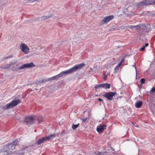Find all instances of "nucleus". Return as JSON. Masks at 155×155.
I'll list each match as a JSON object with an SVG mask.
<instances>
[{
  "instance_id": "f3484780",
  "label": "nucleus",
  "mask_w": 155,
  "mask_h": 155,
  "mask_svg": "<svg viewBox=\"0 0 155 155\" xmlns=\"http://www.w3.org/2000/svg\"><path fill=\"white\" fill-rule=\"evenodd\" d=\"M101 86L102 87L105 89H109L110 87V84L107 83L102 84Z\"/></svg>"
},
{
  "instance_id": "f257e3e1",
  "label": "nucleus",
  "mask_w": 155,
  "mask_h": 155,
  "mask_svg": "<svg viewBox=\"0 0 155 155\" xmlns=\"http://www.w3.org/2000/svg\"><path fill=\"white\" fill-rule=\"evenodd\" d=\"M85 65V64L83 63L76 65L74 67L68 70L61 72L59 74L61 77L64 75H66L72 73L80 69Z\"/></svg>"
},
{
  "instance_id": "a211bd4d",
  "label": "nucleus",
  "mask_w": 155,
  "mask_h": 155,
  "mask_svg": "<svg viewBox=\"0 0 155 155\" xmlns=\"http://www.w3.org/2000/svg\"><path fill=\"white\" fill-rule=\"evenodd\" d=\"M1 108L3 110H6L8 109H10L11 108L9 103L7 104L5 106L1 107Z\"/></svg>"
},
{
  "instance_id": "2eb2a0df",
  "label": "nucleus",
  "mask_w": 155,
  "mask_h": 155,
  "mask_svg": "<svg viewBox=\"0 0 155 155\" xmlns=\"http://www.w3.org/2000/svg\"><path fill=\"white\" fill-rule=\"evenodd\" d=\"M56 135L55 134H50L48 136H45V137L46 140L53 139L56 137Z\"/></svg>"
},
{
  "instance_id": "b1692460",
  "label": "nucleus",
  "mask_w": 155,
  "mask_h": 155,
  "mask_svg": "<svg viewBox=\"0 0 155 155\" xmlns=\"http://www.w3.org/2000/svg\"><path fill=\"white\" fill-rule=\"evenodd\" d=\"M120 67L117 65L115 68L114 73H116L119 70Z\"/></svg>"
},
{
  "instance_id": "c756f323",
  "label": "nucleus",
  "mask_w": 155,
  "mask_h": 155,
  "mask_svg": "<svg viewBox=\"0 0 155 155\" xmlns=\"http://www.w3.org/2000/svg\"><path fill=\"white\" fill-rule=\"evenodd\" d=\"M132 66L133 67H135V69L136 70V77H137V67L136 66V64L134 63V64H133Z\"/></svg>"
},
{
  "instance_id": "f704fd0d",
  "label": "nucleus",
  "mask_w": 155,
  "mask_h": 155,
  "mask_svg": "<svg viewBox=\"0 0 155 155\" xmlns=\"http://www.w3.org/2000/svg\"><path fill=\"white\" fill-rule=\"evenodd\" d=\"M25 153V152H23L22 153L21 152L19 153L20 155H23Z\"/></svg>"
},
{
  "instance_id": "473e14b6",
  "label": "nucleus",
  "mask_w": 155,
  "mask_h": 155,
  "mask_svg": "<svg viewBox=\"0 0 155 155\" xmlns=\"http://www.w3.org/2000/svg\"><path fill=\"white\" fill-rule=\"evenodd\" d=\"M104 79L105 80L107 78V75H105L104 76Z\"/></svg>"
},
{
  "instance_id": "20e7f679",
  "label": "nucleus",
  "mask_w": 155,
  "mask_h": 155,
  "mask_svg": "<svg viewBox=\"0 0 155 155\" xmlns=\"http://www.w3.org/2000/svg\"><path fill=\"white\" fill-rule=\"evenodd\" d=\"M20 48L21 51L25 54H28L29 51V48L28 46L24 43H22L20 45Z\"/></svg>"
},
{
  "instance_id": "c9c22d12",
  "label": "nucleus",
  "mask_w": 155,
  "mask_h": 155,
  "mask_svg": "<svg viewBox=\"0 0 155 155\" xmlns=\"http://www.w3.org/2000/svg\"><path fill=\"white\" fill-rule=\"evenodd\" d=\"M47 18V17H43V19H46Z\"/></svg>"
},
{
  "instance_id": "9d476101",
  "label": "nucleus",
  "mask_w": 155,
  "mask_h": 155,
  "mask_svg": "<svg viewBox=\"0 0 155 155\" xmlns=\"http://www.w3.org/2000/svg\"><path fill=\"white\" fill-rule=\"evenodd\" d=\"M106 125L104 124H100L97 128V131L99 133H101L106 128Z\"/></svg>"
},
{
  "instance_id": "0eeeda50",
  "label": "nucleus",
  "mask_w": 155,
  "mask_h": 155,
  "mask_svg": "<svg viewBox=\"0 0 155 155\" xmlns=\"http://www.w3.org/2000/svg\"><path fill=\"white\" fill-rule=\"evenodd\" d=\"M116 94L115 92H110L106 93L103 96L107 98L108 100L111 101L113 99V97Z\"/></svg>"
},
{
  "instance_id": "aec40b11",
  "label": "nucleus",
  "mask_w": 155,
  "mask_h": 155,
  "mask_svg": "<svg viewBox=\"0 0 155 155\" xmlns=\"http://www.w3.org/2000/svg\"><path fill=\"white\" fill-rule=\"evenodd\" d=\"M81 120H82V123H87L88 121L89 118L88 117H86L84 119L81 118Z\"/></svg>"
},
{
  "instance_id": "ea45409f",
  "label": "nucleus",
  "mask_w": 155,
  "mask_h": 155,
  "mask_svg": "<svg viewBox=\"0 0 155 155\" xmlns=\"http://www.w3.org/2000/svg\"><path fill=\"white\" fill-rule=\"evenodd\" d=\"M36 130H35V132H36Z\"/></svg>"
},
{
  "instance_id": "cd10ccee",
  "label": "nucleus",
  "mask_w": 155,
  "mask_h": 155,
  "mask_svg": "<svg viewBox=\"0 0 155 155\" xmlns=\"http://www.w3.org/2000/svg\"><path fill=\"white\" fill-rule=\"evenodd\" d=\"M101 85H102V84H97L95 86V89H97L98 88H99V87H102Z\"/></svg>"
},
{
  "instance_id": "f8f14e48",
  "label": "nucleus",
  "mask_w": 155,
  "mask_h": 155,
  "mask_svg": "<svg viewBox=\"0 0 155 155\" xmlns=\"http://www.w3.org/2000/svg\"><path fill=\"white\" fill-rule=\"evenodd\" d=\"M146 26L144 24H140L137 25V30H144L146 28Z\"/></svg>"
},
{
  "instance_id": "c85d7f7f",
  "label": "nucleus",
  "mask_w": 155,
  "mask_h": 155,
  "mask_svg": "<svg viewBox=\"0 0 155 155\" xmlns=\"http://www.w3.org/2000/svg\"><path fill=\"white\" fill-rule=\"evenodd\" d=\"M10 64H6L5 65V68L6 69H8L10 68Z\"/></svg>"
},
{
  "instance_id": "72a5a7b5",
  "label": "nucleus",
  "mask_w": 155,
  "mask_h": 155,
  "mask_svg": "<svg viewBox=\"0 0 155 155\" xmlns=\"http://www.w3.org/2000/svg\"><path fill=\"white\" fill-rule=\"evenodd\" d=\"M98 101H103V100L101 98H99L98 99Z\"/></svg>"
},
{
  "instance_id": "2f4dec72",
  "label": "nucleus",
  "mask_w": 155,
  "mask_h": 155,
  "mask_svg": "<svg viewBox=\"0 0 155 155\" xmlns=\"http://www.w3.org/2000/svg\"><path fill=\"white\" fill-rule=\"evenodd\" d=\"M13 57V55H10L9 56L6 57V58H5V59L8 58H12V57Z\"/></svg>"
},
{
  "instance_id": "ddd939ff",
  "label": "nucleus",
  "mask_w": 155,
  "mask_h": 155,
  "mask_svg": "<svg viewBox=\"0 0 155 155\" xmlns=\"http://www.w3.org/2000/svg\"><path fill=\"white\" fill-rule=\"evenodd\" d=\"M61 77L59 74L54 76L51 78H49L48 80H45V81H53Z\"/></svg>"
},
{
  "instance_id": "5701e85b",
  "label": "nucleus",
  "mask_w": 155,
  "mask_h": 155,
  "mask_svg": "<svg viewBox=\"0 0 155 155\" xmlns=\"http://www.w3.org/2000/svg\"><path fill=\"white\" fill-rule=\"evenodd\" d=\"M79 125V124H78L76 125H74V124H73L72 125V128L73 130H75L76 128H77Z\"/></svg>"
},
{
  "instance_id": "39448f33",
  "label": "nucleus",
  "mask_w": 155,
  "mask_h": 155,
  "mask_svg": "<svg viewBox=\"0 0 155 155\" xmlns=\"http://www.w3.org/2000/svg\"><path fill=\"white\" fill-rule=\"evenodd\" d=\"M114 18V16L113 15L107 16L104 17L102 20L101 23V25H103L104 24H107L110 20Z\"/></svg>"
},
{
  "instance_id": "412c9836",
  "label": "nucleus",
  "mask_w": 155,
  "mask_h": 155,
  "mask_svg": "<svg viewBox=\"0 0 155 155\" xmlns=\"http://www.w3.org/2000/svg\"><path fill=\"white\" fill-rule=\"evenodd\" d=\"M149 46V44L148 43H147L145 44V45L142 48H140V50L142 51H143L146 47H148Z\"/></svg>"
},
{
  "instance_id": "6ab92c4d",
  "label": "nucleus",
  "mask_w": 155,
  "mask_h": 155,
  "mask_svg": "<svg viewBox=\"0 0 155 155\" xmlns=\"http://www.w3.org/2000/svg\"><path fill=\"white\" fill-rule=\"evenodd\" d=\"M36 118L35 119V120H38V123H40L42 121L43 118L41 116H36Z\"/></svg>"
},
{
  "instance_id": "4c0bfd02",
  "label": "nucleus",
  "mask_w": 155,
  "mask_h": 155,
  "mask_svg": "<svg viewBox=\"0 0 155 155\" xmlns=\"http://www.w3.org/2000/svg\"><path fill=\"white\" fill-rule=\"evenodd\" d=\"M42 81L43 82H44V81L42 80Z\"/></svg>"
},
{
  "instance_id": "58836bf2",
  "label": "nucleus",
  "mask_w": 155,
  "mask_h": 155,
  "mask_svg": "<svg viewBox=\"0 0 155 155\" xmlns=\"http://www.w3.org/2000/svg\"><path fill=\"white\" fill-rule=\"evenodd\" d=\"M10 152L11 153L12 152L11 151H10Z\"/></svg>"
},
{
  "instance_id": "f03ea898",
  "label": "nucleus",
  "mask_w": 155,
  "mask_h": 155,
  "mask_svg": "<svg viewBox=\"0 0 155 155\" xmlns=\"http://www.w3.org/2000/svg\"><path fill=\"white\" fill-rule=\"evenodd\" d=\"M154 3L155 4V0H144L137 3V7H139L150 5Z\"/></svg>"
},
{
  "instance_id": "393cba45",
  "label": "nucleus",
  "mask_w": 155,
  "mask_h": 155,
  "mask_svg": "<svg viewBox=\"0 0 155 155\" xmlns=\"http://www.w3.org/2000/svg\"><path fill=\"white\" fill-rule=\"evenodd\" d=\"M154 92H155V87H153L151 89L150 93L151 94Z\"/></svg>"
},
{
  "instance_id": "9b49d317",
  "label": "nucleus",
  "mask_w": 155,
  "mask_h": 155,
  "mask_svg": "<svg viewBox=\"0 0 155 155\" xmlns=\"http://www.w3.org/2000/svg\"><path fill=\"white\" fill-rule=\"evenodd\" d=\"M9 151L8 148V147L7 144L5 146L2 147L0 149V152L3 153H6L5 154H9L8 153Z\"/></svg>"
},
{
  "instance_id": "4468645a",
  "label": "nucleus",
  "mask_w": 155,
  "mask_h": 155,
  "mask_svg": "<svg viewBox=\"0 0 155 155\" xmlns=\"http://www.w3.org/2000/svg\"><path fill=\"white\" fill-rule=\"evenodd\" d=\"M46 139L45 137H43L42 138H41L39 140H38L37 142H36V143L38 145H40L44 141H46Z\"/></svg>"
},
{
  "instance_id": "bb28decb",
  "label": "nucleus",
  "mask_w": 155,
  "mask_h": 155,
  "mask_svg": "<svg viewBox=\"0 0 155 155\" xmlns=\"http://www.w3.org/2000/svg\"><path fill=\"white\" fill-rule=\"evenodd\" d=\"M124 59H123L121 61H120L117 65L118 66L120 67L121 65L122 64V63L124 61Z\"/></svg>"
},
{
  "instance_id": "6e6552de",
  "label": "nucleus",
  "mask_w": 155,
  "mask_h": 155,
  "mask_svg": "<svg viewBox=\"0 0 155 155\" xmlns=\"http://www.w3.org/2000/svg\"><path fill=\"white\" fill-rule=\"evenodd\" d=\"M35 66L32 62H31L29 63H26L23 64L22 66H19L18 67V69L19 70H22L25 68H29L33 67Z\"/></svg>"
},
{
  "instance_id": "4be33fe9",
  "label": "nucleus",
  "mask_w": 155,
  "mask_h": 155,
  "mask_svg": "<svg viewBox=\"0 0 155 155\" xmlns=\"http://www.w3.org/2000/svg\"><path fill=\"white\" fill-rule=\"evenodd\" d=\"M137 25H134L133 26L132 25H130L128 26V28H130L131 30H133V29L134 28H135L137 30Z\"/></svg>"
},
{
  "instance_id": "7c9ffc66",
  "label": "nucleus",
  "mask_w": 155,
  "mask_h": 155,
  "mask_svg": "<svg viewBox=\"0 0 155 155\" xmlns=\"http://www.w3.org/2000/svg\"><path fill=\"white\" fill-rule=\"evenodd\" d=\"M106 153V152H99L97 153V154L98 155H103L104 153Z\"/></svg>"
},
{
  "instance_id": "a878e982",
  "label": "nucleus",
  "mask_w": 155,
  "mask_h": 155,
  "mask_svg": "<svg viewBox=\"0 0 155 155\" xmlns=\"http://www.w3.org/2000/svg\"><path fill=\"white\" fill-rule=\"evenodd\" d=\"M145 79L144 78H142L140 80V82L141 84H144L145 82Z\"/></svg>"
},
{
  "instance_id": "dca6fc26",
  "label": "nucleus",
  "mask_w": 155,
  "mask_h": 155,
  "mask_svg": "<svg viewBox=\"0 0 155 155\" xmlns=\"http://www.w3.org/2000/svg\"><path fill=\"white\" fill-rule=\"evenodd\" d=\"M142 104L143 103L141 101H138L135 104V106L137 108H139L142 105Z\"/></svg>"
},
{
  "instance_id": "423d86ee",
  "label": "nucleus",
  "mask_w": 155,
  "mask_h": 155,
  "mask_svg": "<svg viewBox=\"0 0 155 155\" xmlns=\"http://www.w3.org/2000/svg\"><path fill=\"white\" fill-rule=\"evenodd\" d=\"M19 140L18 139H16L15 140L13 141L11 143L8 144L7 146L9 150H14L15 149V146L18 144Z\"/></svg>"
},
{
  "instance_id": "7ed1b4c3",
  "label": "nucleus",
  "mask_w": 155,
  "mask_h": 155,
  "mask_svg": "<svg viewBox=\"0 0 155 155\" xmlns=\"http://www.w3.org/2000/svg\"><path fill=\"white\" fill-rule=\"evenodd\" d=\"M36 117H37L35 115L26 117H25L24 122L26 124H32L34 123Z\"/></svg>"
},
{
  "instance_id": "e433bc0d",
  "label": "nucleus",
  "mask_w": 155,
  "mask_h": 155,
  "mask_svg": "<svg viewBox=\"0 0 155 155\" xmlns=\"http://www.w3.org/2000/svg\"><path fill=\"white\" fill-rule=\"evenodd\" d=\"M142 84H141L140 85V88H142Z\"/></svg>"
},
{
  "instance_id": "1a4fd4ad",
  "label": "nucleus",
  "mask_w": 155,
  "mask_h": 155,
  "mask_svg": "<svg viewBox=\"0 0 155 155\" xmlns=\"http://www.w3.org/2000/svg\"><path fill=\"white\" fill-rule=\"evenodd\" d=\"M21 102V100L15 99L12 101L11 103H9V105L11 108L13 107L20 103Z\"/></svg>"
}]
</instances>
